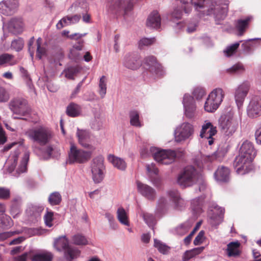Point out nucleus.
Segmentation results:
<instances>
[{"instance_id": "nucleus-12", "label": "nucleus", "mask_w": 261, "mask_h": 261, "mask_svg": "<svg viewBox=\"0 0 261 261\" xmlns=\"http://www.w3.org/2000/svg\"><path fill=\"white\" fill-rule=\"evenodd\" d=\"M102 156H98L94 158L91 164L92 177L95 183H100L104 178L105 167Z\"/></svg>"}, {"instance_id": "nucleus-35", "label": "nucleus", "mask_w": 261, "mask_h": 261, "mask_svg": "<svg viewBox=\"0 0 261 261\" xmlns=\"http://www.w3.org/2000/svg\"><path fill=\"white\" fill-rule=\"evenodd\" d=\"M82 107L80 105L74 102L70 103L66 108V114L71 117H76L81 115Z\"/></svg>"}, {"instance_id": "nucleus-41", "label": "nucleus", "mask_w": 261, "mask_h": 261, "mask_svg": "<svg viewBox=\"0 0 261 261\" xmlns=\"http://www.w3.org/2000/svg\"><path fill=\"white\" fill-rule=\"evenodd\" d=\"M240 243L239 242H232L227 245V253L228 256H236L239 255V248Z\"/></svg>"}, {"instance_id": "nucleus-10", "label": "nucleus", "mask_w": 261, "mask_h": 261, "mask_svg": "<svg viewBox=\"0 0 261 261\" xmlns=\"http://www.w3.org/2000/svg\"><path fill=\"white\" fill-rule=\"evenodd\" d=\"M194 133V125L189 122H183L175 128L174 132L175 141L179 143L191 139Z\"/></svg>"}, {"instance_id": "nucleus-13", "label": "nucleus", "mask_w": 261, "mask_h": 261, "mask_svg": "<svg viewBox=\"0 0 261 261\" xmlns=\"http://www.w3.org/2000/svg\"><path fill=\"white\" fill-rule=\"evenodd\" d=\"M250 89V84L247 82H244L239 85L235 89L234 96L235 102L239 109H240L244 103Z\"/></svg>"}, {"instance_id": "nucleus-36", "label": "nucleus", "mask_w": 261, "mask_h": 261, "mask_svg": "<svg viewBox=\"0 0 261 261\" xmlns=\"http://www.w3.org/2000/svg\"><path fill=\"white\" fill-rule=\"evenodd\" d=\"M44 209L42 205L39 204H30L27 209L26 213L29 216H34L37 217L40 216Z\"/></svg>"}, {"instance_id": "nucleus-34", "label": "nucleus", "mask_w": 261, "mask_h": 261, "mask_svg": "<svg viewBox=\"0 0 261 261\" xmlns=\"http://www.w3.org/2000/svg\"><path fill=\"white\" fill-rule=\"evenodd\" d=\"M251 19V16H248L244 19H240L237 20L236 28L238 31V35H243L248 27L249 23Z\"/></svg>"}, {"instance_id": "nucleus-40", "label": "nucleus", "mask_w": 261, "mask_h": 261, "mask_svg": "<svg viewBox=\"0 0 261 261\" xmlns=\"http://www.w3.org/2000/svg\"><path fill=\"white\" fill-rule=\"evenodd\" d=\"M132 7L133 4L130 0H119L116 4L117 11L123 10L125 14L132 9Z\"/></svg>"}, {"instance_id": "nucleus-26", "label": "nucleus", "mask_w": 261, "mask_h": 261, "mask_svg": "<svg viewBox=\"0 0 261 261\" xmlns=\"http://www.w3.org/2000/svg\"><path fill=\"white\" fill-rule=\"evenodd\" d=\"M76 135L79 139V142L82 146L88 148L92 151L94 150L95 148L89 143L90 135L88 131L77 129Z\"/></svg>"}, {"instance_id": "nucleus-19", "label": "nucleus", "mask_w": 261, "mask_h": 261, "mask_svg": "<svg viewBox=\"0 0 261 261\" xmlns=\"http://www.w3.org/2000/svg\"><path fill=\"white\" fill-rule=\"evenodd\" d=\"M7 28L9 32L14 35L21 34L24 31V23L21 18L13 17L11 18L8 23L3 22V29Z\"/></svg>"}, {"instance_id": "nucleus-39", "label": "nucleus", "mask_w": 261, "mask_h": 261, "mask_svg": "<svg viewBox=\"0 0 261 261\" xmlns=\"http://www.w3.org/2000/svg\"><path fill=\"white\" fill-rule=\"evenodd\" d=\"M53 254L48 251H43L41 253L34 254L32 257V261H51Z\"/></svg>"}, {"instance_id": "nucleus-49", "label": "nucleus", "mask_w": 261, "mask_h": 261, "mask_svg": "<svg viewBox=\"0 0 261 261\" xmlns=\"http://www.w3.org/2000/svg\"><path fill=\"white\" fill-rule=\"evenodd\" d=\"M184 12L183 8L177 6L175 7L170 14L171 20H178L182 18L183 13Z\"/></svg>"}, {"instance_id": "nucleus-63", "label": "nucleus", "mask_w": 261, "mask_h": 261, "mask_svg": "<svg viewBox=\"0 0 261 261\" xmlns=\"http://www.w3.org/2000/svg\"><path fill=\"white\" fill-rule=\"evenodd\" d=\"M193 94L196 99H199L205 95V92L203 88L201 87H197L194 89L193 92Z\"/></svg>"}, {"instance_id": "nucleus-21", "label": "nucleus", "mask_w": 261, "mask_h": 261, "mask_svg": "<svg viewBox=\"0 0 261 261\" xmlns=\"http://www.w3.org/2000/svg\"><path fill=\"white\" fill-rule=\"evenodd\" d=\"M147 174L151 182L156 187L161 185V179L158 176L159 170L154 163L146 165Z\"/></svg>"}, {"instance_id": "nucleus-16", "label": "nucleus", "mask_w": 261, "mask_h": 261, "mask_svg": "<svg viewBox=\"0 0 261 261\" xmlns=\"http://www.w3.org/2000/svg\"><path fill=\"white\" fill-rule=\"evenodd\" d=\"M144 65L146 69L158 76L163 75L165 73L163 67L156 62L154 56H150L146 57L144 60Z\"/></svg>"}, {"instance_id": "nucleus-1", "label": "nucleus", "mask_w": 261, "mask_h": 261, "mask_svg": "<svg viewBox=\"0 0 261 261\" xmlns=\"http://www.w3.org/2000/svg\"><path fill=\"white\" fill-rule=\"evenodd\" d=\"M177 6L184 9V13L189 15L193 6L196 14L200 18L205 16L213 17L216 24L224 20L228 12V0H176Z\"/></svg>"}, {"instance_id": "nucleus-11", "label": "nucleus", "mask_w": 261, "mask_h": 261, "mask_svg": "<svg viewBox=\"0 0 261 261\" xmlns=\"http://www.w3.org/2000/svg\"><path fill=\"white\" fill-rule=\"evenodd\" d=\"M219 124L222 133L228 137L232 136L238 127L237 119L230 114L221 116Z\"/></svg>"}, {"instance_id": "nucleus-43", "label": "nucleus", "mask_w": 261, "mask_h": 261, "mask_svg": "<svg viewBox=\"0 0 261 261\" xmlns=\"http://www.w3.org/2000/svg\"><path fill=\"white\" fill-rule=\"evenodd\" d=\"M192 224L191 221H187L177 226L175 229V233L180 236H184L188 232Z\"/></svg>"}, {"instance_id": "nucleus-9", "label": "nucleus", "mask_w": 261, "mask_h": 261, "mask_svg": "<svg viewBox=\"0 0 261 261\" xmlns=\"http://www.w3.org/2000/svg\"><path fill=\"white\" fill-rule=\"evenodd\" d=\"M9 108L14 114L20 116H14L12 115V117L14 119H24L21 116L27 115L30 111L27 101L21 97L16 98L11 100L9 104Z\"/></svg>"}, {"instance_id": "nucleus-23", "label": "nucleus", "mask_w": 261, "mask_h": 261, "mask_svg": "<svg viewBox=\"0 0 261 261\" xmlns=\"http://www.w3.org/2000/svg\"><path fill=\"white\" fill-rule=\"evenodd\" d=\"M124 66L130 69L135 70L140 66V62L137 55L127 54L125 55L123 60Z\"/></svg>"}, {"instance_id": "nucleus-60", "label": "nucleus", "mask_w": 261, "mask_h": 261, "mask_svg": "<svg viewBox=\"0 0 261 261\" xmlns=\"http://www.w3.org/2000/svg\"><path fill=\"white\" fill-rule=\"evenodd\" d=\"M41 38H39L37 40V57L41 59L42 57L45 54V49L41 46Z\"/></svg>"}, {"instance_id": "nucleus-56", "label": "nucleus", "mask_w": 261, "mask_h": 261, "mask_svg": "<svg viewBox=\"0 0 261 261\" xmlns=\"http://www.w3.org/2000/svg\"><path fill=\"white\" fill-rule=\"evenodd\" d=\"M143 217L144 220L149 227H153V226L155 224L156 220L152 214L147 213H143Z\"/></svg>"}, {"instance_id": "nucleus-5", "label": "nucleus", "mask_w": 261, "mask_h": 261, "mask_svg": "<svg viewBox=\"0 0 261 261\" xmlns=\"http://www.w3.org/2000/svg\"><path fill=\"white\" fill-rule=\"evenodd\" d=\"M201 173L193 166H187L179 173L177 182L182 188L190 187L201 179Z\"/></svg>"}, {"instance_id": "nucleus-30", "label": "nucleus", "mask_w": 261, "mask_h": 261, "mask_svg": "<svg viewBox=\"0 0 261 261\" xmlns=\"http://www.w3.org/2000/svg\"><path fill=\"white\" fill-rule=\"evenodd\" d=\"M204 197L201 196L193 199L191 201V207L195 217H198L203 212L202 206Z\"/></svg>"}, {"instance_id": "nucleus-61", "label": "nucleus", "mask_w": 261, "mask_h": 261, "mask_svg": "<svg viewBox=\"0 0 261 261\" xmlns=\"http://www.w3.org/2000/svg\"><path fill=\"white\" fill-rule=\"evenodd\" d=\"M10 197V190L5 187H0V199L7 200Z\"/></svg>"}, {"instance_id": "nucleus-52", "label": "nucleus", "mask_w": 261, "mask_h": 261, "mask_svg": "<svg viewBox=\"0 0 261 261\" xmlns=\"http://www.w3.org/2000/svg\"><path fill=\"white\" fill-rule=\"evenodd\" d=\"M80 71V69L77 67H70L64 70L65 76L70 80H73L74 76Z\"/></svg>"}, {"instance_id": "nucleus-15", "label": "nucleus", "mask_w": 261, "mask_h": 261, "mask_svg": "<svg viewBox=\"0 0 261 261\" xmlns=\"http://www.w3.org/2000/svg\"><path fill=\"white\" fill-rule=\"evenodd\" d=\"M251 160H247L244 155L239 152L233 162V166L238 174L243 175L248 173L251 169Z\"/></svg>"}, {"instance_id": "nucleus-37", "label": "nucleus", "mask_w": 261, "mask_h": 261, "mask_svg": "<svg viewBox=\"0 0 261 261\" xmlns=\"http://www.w3.org/2000/svg\"><path fill=\"white\" fill-rule=\"evenodd\" d=\"M30 152L25 151L22 159L20 164L16 169V173L14 174L15 176H18L21 173L25 172L27 170V164L29 159Z\"/></svg>"}, {"instance_id": "nucleus-20", "label": "nucleus", "mask_w": 261, "mask_h": 261, "mask_svg": "<svg viewBox=\"0 0 261 261\" xmlns=\"http://www.w3.org/2000/svg\"><path fill=\"white\" fill-rule=\"evenodd\" d=\"M224 208L218 205L214 207V211L209 214L208 222L212 226L217 227L223 221Z\"/></svg>"}, {"instance_id": "nucleus-59", "label": "nucleus", "mask_w": 261, "mask_h": 261, "mask_svg": "<svg viewBox=\"0 0 261 261\" xmlns=\"http://www.w3.org/2000/svg\"><path fill=\"white\" fill-rule=\"evenodd\" d=\"M154 38H143L141 39L139 42V47L142 48L144 46L150 45L155 42Z\"/></svg>"}, {"instance_id": "nucleus-8", "label": "nucleus", "mask_w": 261, "mask_h": 261, "mask_svg": "<svg viewBox=\"0 0 261 261\" xmlns=\"http://www.w3.org/2000/svg\"><path fill=\"white\" fill-rule=\"evenodd\" d=\"M92 151V150L86 151L78 148L74 145H71L67 162L69 164L84 163L90 159Z\"/></svg>"}, {"instance_id": "nucleus-3", "label": "nucleus", "mask_w": 261, "mask_h": 261, "mask_svg": "<svg viewBox=\"0 0 261 261\" xmlns=\"http://www.w3.org/2000/svg\"><path fill=\"white\" fill-rule=\"evenodd\" d=\"M25 135L31 141L41 146L48 144L53 136L51 130L44 126L29 128L25 131Z\"/></svg>"}, {"instance_id": "nucleus-54", "label": "nucleus", "mask_w": 261, "mask_h": 261, "mask_svg": "<svg viewBox=\"0 0 261 261\" xmlns=\"http://www.w3.org/2000/svg\"><path fill=\"white\" fill-rule=\"evenodd\" d=\"M104 215L108 221L110 228L113 230H116L118 227V225L115 221L114 216L109 212H106Z\"/></svg>"}, {"instance_id": "nucleus-24", "label": "nucleus", "mask_w": 261, "mask_h": 261, "mask_svg": "<svg viewBox=\"0 0 261 261\" xmlns=\"http://www.w3.org/2000/svg\"><path fill=\"white\" fill-rule=\"evenodd\" d=\"M240 153L244 155L247 160H253L256 154V151L254 150V146L252 143L246 141L243 143L240 149Z\"/></svg>"}, {"instance_id": "nucleus-14", "label": "nucleus", "mask_w": 261, "mask_h": 261, "mask_svg": "<svg viewBox=\"0 0 261 261\" xmlns=\"http://www.w3.org/2000/svg\"><path fill=\"white\" fill-rule=\"evenodd\" d=\"M182 103L184 107V114L189 119L194 118L196 115L197 106L194 97L189 94L184 95Z\"/></svg>"}, {"instance_id": "nucleus-62", "label": "nucleus", "mask_w": 261, "mask_h": 261, "mask_svg": "<svg viewBox=\"0 0 261 261\" xmlns=\"http://www.w3.org/2000/svg\"><path fill=\"white\" fill-rule=\"evenodd\" d=\"M83 98L87 101H94L98 99L97 97L94 92H87L83 95Z\"/></svg>"}, {"instance_id": "nucleus-28", "label": "nucleus", "mask_w": 261, "mask_h": 261, "mask_svg": "<svg viewBox=\"0 0 261 261\" xmlns=\"http://www.w3.org/2000/svg\"><path fill=\"white\" fill-rule=\"evenodd\" d=\"M22 199L20 196L14 197L11 201L10 214L13 218H17L21 213Z\"/></svg>"}, {"instance_id": "nucleus-46", "label": "nucleus", "mask_w": 261, "mask_h": 261, "mask_svg": "<svg viewBox=\"0 0 261 261\" xmlns=\"http://www.w3.org/2000/svg\"><path fill=\"white\" fill-rule=\"evenodd\" d=\"M13 225V221L11 217L6 215H0V231Z\"/></svg>"}, {"instance_id": "nucleus-7", "label": "nucleus", "mask_w": 261, "mask_h": 261, "mask_svg": "<svg viewBox=\"0 0 261 261\" xmlns=\"http://www.w3.org/2000/svg\"><path fill=\"white\" fill-rule=\"evenodd\" d=\"M225 96V92L221 88L214 89L208 95L205 103L204 110L210 113L216 111L219 107Z\"/></svg>"}, {"instance_id": "nucleus-25", "label": "nucleus", "mask_w": 261, "mask_h": 261, "mask_svg": "<svg viewBox=\"0 0 261 261\" xmlns=\"http://www.w3.org/2000/svg\"><path fill=\"white\" fill-rule=\"evenodd\" d=\"M216 127L208 120H205L201 126V129L200 132V137L201 138L204 137H211L214 136L217 134Z\"/></svg>"}, {"instance_id": "nucleus-55", "label": "nucleus", "mask_w": 261, "mask_h": 261, "mask_svg": "<svg viewBox=\"0 0 261 261\" xmlns=\"http://www.w3.org/2000/svg\"><path fill=\"white\" fill-rule=\"evenodd\" d=\"M73 243L77 245H86L88 244V241L86 237L81 234L74 235L72 238Z\"/></svg>"}, {"instance_id": "nucleus-33", "label": "nucleus", "mask_w": 261, "mask_h": 261, "mask_svg": "<svg viewBox=\"0 0 261 261\" xmlns=\"http://www.w3.org/2000/svg\"><path fill=\"white\" fill-rule=\"evenodd\" d=\"M19 153V152L18 150H15L14 152L11 153L7 159L5 166L7 168L8 172L9 173H12L15 168Z\"/></svg>"}, {"instance_id": "nucleus-32", "label": "nucleus", "mask_w": 261, "mask_h": 261, "mask_svg": "<svg viewBox=\"0 0 261 261\" xmlns=\"http://www.w3.org/2000/svg\"><path fill=\"white\" fill-rule=\"evenodd\" d=\"M108 160L115 168L120 170H124L126 168V164L123 159L116 156L113 154L108 156Z\"/></svg>"}, {"instance_id": "nucleus-6", "label": "nucleus", "mask_w": 261, "mask_h": 261, "mask_svg": "<svg viewBox=\"0 0 261 261\" xmlns=\"http://www.w3.org/2000/svg\"><path fill=\"white\" fill-rule=\"evenodd\" d=\"M54 247L58 251L64 250V256L67 261L77 258L81 253L79 250L69 245L68 240L65 236L57 239L54 242Z\"/></svg>"}, {"instance_id": "nucleus-58", "label": "nucleus", "mask_w": 261, "mask_h": 261, "mask_svg": "<svg viewBox=\"0 0 261 261\" xmlns=\"http://www.w3.org/2000/svg\"><path fill=\"white\" fill-rule=\"evenodd\" d=\"M54 213L53 212L47 211L45 215L44 216V220L45 224L48 227L53 226V221Z\"/></svg>"}, {"instance_id": "nucleus-18", "label": "nucleus", "mask_w": 261, "mask_h": 261, "mask_svg": "<svg viewBox=\"0 0 261 261\" xmlns=\"http://www.w3.org/2000/svg\"><path fill=\"white\" fill-rule=\"evenodd\" d=\"M248 116L256 118L261 115V98L258 96H253L247 108Z\"/></svg>"}, {"instance_id": "nucleus-22", "label": "nucleus", "mask_w": 261, "mask_h": 261, "mask_svg": "<svg viewBox=\"0 0 261 261\" xmlns=\"http://www.w3.org/2000/svg\"><path fill=\"white\" fill-rule=\"evenodd\" d=\"M138 192L144 197L149 200H153L156 197L155 190L150 186L137 181Z\"/></svg>"}, {"instance_id": "nucleus-29", "label": "nucleus", "mask_w": 261, "mask_h": 261, "mask_svg": "<svg viewBox=\"0 0 261 261\" xmlns=\"http://www.w3.org/2000/svg\"><path fill=\"white\" fill-rule=\"evenodd\" d=\"M230 171L224 166L219 167L214 173V177L218 181L227 182L229 178Z\"/></svg>"}, {"instance_id": "nucleus-47", "label": "nucleus", "mask_w": 261, "mask_h": 261, "mask_svg": "<svg viewBox=\"0 0 261 261\" xmlns=\"http://www.w3.org/2000/svg\"><path fill=\"white\" fill-rule=\"evenodd\" d=\"M48 201L52 206L59 205L62 201V196L59 192H55L49 195Z\"/></svg>"}, {"instance_id": "nucleus-50", "label": "nucleus", "mask_w": 261, "mask_h": 261, "mask_svg": "<svg viewBox=\"0 0 261 261\" xmlns=\"http://www.w3.org/2000/svg\"><path fill=\"white\" fill-rule=\"evenodd\" d=\"M24 46V41L22 38H18L11 42V48L16 51L21 50Z\"/></svg>"}, {"instance_id": "nucleus-4", "label": "nucleus", "mask_w": 261, "mask_h": 261, "mask_svg": "<svg viewBox=\"0 0 261 261\" xmlns=\"http://www.w3.org/2000/svg\"><path fill=\"white\" fill-rule=\"evenodd\" d=\"M141 155L143 158L151 155L158 163L168 165L174 162L176 153L175 151L171 149L165 150L151 147L149 151L146 149L142 150Z\"/></svg>"}, {"instance_id": "nucleus-42", "label": "nucleus", "mask_w": 261, "mask_h": 261, "mask_svg": "<svg viewBox=\"0 0 261 261\" xmlns=\"http://www.w3.org/2000/svg\"><path fill=\"white\" fill-rule=\"evenodd\" d=\"M18 61L14 60V56L12 55L5 53L0 55V66L5 64H8L10 66L16 65Z\"/></svg>"}, {"instance_id": "nucleus-38", "label": "nucleus", "mask_w": 261, "mask_h": 261, "mask_svg": "<svg viewBox=\"0 0 261 261\" xmlns=\"http://www.w3.org/2000/svg\"><path fill=\"white\" fill-rule=\"evenodd\" d=\"M117 217L121 224L127 226H129L130 224L127 213L122 207H120L117 209Z\"/></svg>"}, {"instance_id": "nucleus-53", "label": "nucleus", "mask_w": 261, "mask_h": 261, "mask_svg": "<svg viewBox=\"0 0 261 261\" xmlns=\"http://www.w3.org/2000/svg\"><path fill=\"white\" fill-rule=\"evenodd\" d=\"M240 45L239 42H236L229 46H228L225 49L223 50L225 56L229 57L233 55L236 51L237 49Z\"/></svg>"}, {"instance_id": "nucleus-27", "label": "nucleus", "mask_w": 261, "mask_h": 261, "mask_svg": "<svg viewBox=\"0 0 261 261\" xmlns=\"http://www.w3.org/2000/svg\"><path fill=\"white\" fill-rule=\"evenodd\" d=\"M161 18L159 12L153 11L148 16L146 21V25L148 27L159 30L161 28Z\"/></svg>"}, {"instance_id": "nucleus-44", "label": "nucleus", "mask_w": 261, "mask_h": 261, "mask_svg": "<svg viewBox=\"0 0 261 261\" xmlns=\"http://www.w3.org/2000/svg\"><path fill=\"white\" fill-rule=\"evenodd\" d=\"M107 78L105 75H102L99 79L98 92L102 98L105 96L107 93Z\"/></svg>"}, {"instance_id": "nucleus-64", "label": "nucleus", "mask_w": 261, "mask_h": 261, "mask_svg": "<svg viewBox=\"0 0 261 261\" xmlns=\"http://www.w3.org/2000/svg\"><path fill=\"white\" fill-rule=\"evenodd\" d=\"M204 234L205 232L203 230H201L198 233L193 242L195 245H199L203 242L204 239Z\"/></svg>"}, {"instance_id": "nucleus-48", "label": "nucleus", "mask_w": 261, "mask_h": 261, "mask_svg": "<svg viewBox=\"0 0 261 261\" xmlns=\"http://www.w3.org/2000/svg\"><path fill=\"white\" fill-rule=\"evenodd\" d=\"M245 67L241 63H238L226 69V72L230 74H241L245 71Z\"/></svg>"}, {"instance_id": "nucleus-45", "label": "nucleus", "mask_w": 261, "mask_h": 261, "mask_svg": "<svg viewBox=\"0 0 261 261\" xmlns=\"http://www.w3.org/2000/svg\"><path fill=\"white\" fill-rule=\"evenodd\" d=\"M130 124L134 126L140 127L142 124L139 119V114L137 111L133 110L129 112Z\"/></svg>"}, {"instance_id": "nucleus-17", "label": "nucleus", "mask_w": 261, "mask_h": 261, "mask_svg": "<svg viewBox=\"0 0 261 261\" xmlns=\"http://www.w3.org/2000/svg\"><path fill=\"white\" fill-rule=\"evenodd\" d=\"M18 6V0H3L0 2V14L12 15L17 11Z\"/></svg>"}, {"instance_id": "nucleus-2", "label": "nucleus", "mask_w": 261, "mask_h": 261, "mask_svg": "<svg viewBox=\"0 0 261 261\" xmlns=\"http://www.w3.org/2000/svg\"><path fill=\"white\" fill-rule=\"evenodd\" d=\"M169 201L168 198L162 197L158 202L156 210L155 211V215L157 217H161L169 209L170 203L172 202L174 205V208L177 210H181L185 206L184 200L180 197L179 193L175 190H170L167 192Z\"/></svg>"}, {"instance_id": "nucleus-57", "label": "nucleus", "mask_w": 261, "mask_h": 261, "mask_svg": "<svg viewBox=\"0 0 261 261\" xmlns=\"http://www.w3.org/2000/svg\"><path fill=\"white\" fill-rule=\"evenodd\" d=\"M102 122L99 115L95 116L91 122V127L93 129L98 130L102 126Z\"/></svg>"}, {"instance_id": "nucleus-31", "label": "nucleus", "mask_w": 261, "mask_h": 261, "mask_svg": "<svg viewBox=\"0 0 261 261\" xmlns=\"http://www.w3.org/2000/svg\"><path fill=\"white\" fill-rule=\"evenodd\" d=\"M260 43H261V38L250 39L242 43L241 46L244 52L250 53L252 49L257 47Z\"/></svg>"}, {"instance_id": "nucleus-51", "label": "nucleus", "mask_w": 261, "mask_h": 261, "mask_svg": "<svg viewBox=\"0 0 261 261\" xmlns=\"http://www.w3.org/2000/svg\"><path fill=\"white\" fill-rule=\"evenodd\" d=\"M154 246L158 249L160 253L163 254H167L170 249L168 246L162 243L160 241L156 239H154Z\"/></svg>"}]
</instances>
